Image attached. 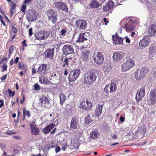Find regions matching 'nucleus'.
<instances>
[{
    "instance_id": "1",
    "label": "nucleus",
    "mask_w": 156,
    "mask_h": 156,
    "mask_svg": "<svg viewBox=\"0 0 156 156\" xmlns=\"http://www.w3.org/2000/svg\"><path fill=\"white\" fill-rule=\"evenodd\" d=\"M97 76L94 72L89 71L84 74V83L87 84H91L96 80Z\"/></svg>"
},
{
    "instance_id": "2",
    "label": "nucleus",
    "mask_w": 156,
    "mask_h": 156,
    "mask_svg": "<svg viewBox=\"0 0 156 156\" xmlns=\"http://www.w3.org/2000/svg\"><path fill=\"white\" fill-rule=\"evenodd\" d=\"M46 14L48 21L51 22L53 24L57 22L58 15L56 11L54 9H50L47 11Z\"/></svg>"
},
{
    "instance_id": "3",
    "label": "nucleus",
    "mask_w": 156,
    "mask_h": 156,
    "mask_svg": "<svg viewBox=\"0 0 156 156\" xmlns=\"http://www.w3.org/2000/svg\"><path fill=\"white\" fill-rule=\"evenodd\" d=\"M91 57V55L89 50L86 48L81 50L80 58L83 62H88Z\"/></svg>"
},
{
    "instance_id": "4",
    "label": "nucleus",
    "mask_w": 156,
    "mask_h": 156,
    "mask_svg": "<svg viewBox=\"0 0 156 156\" xmlns=\"http://www.w3.org/2000/svg\"><path fill=\"white\" fill-rule=\"evenodd\" d=\"M149 71V68L147 67H142L140 71H137L135 73V77L137 80H141L144 77L147 73Z\"/></svg>"
},
{
    "instance_id": "5",
    "label": "nucleus",
    "mask_w": 156,
    "mask_h": 156,
    "mask_svg": "<svg viewBox=\"0 0 156 156\" xmlns=\"http://www.w3.org/2000/svg\"><path fill=\"white\" fill-rule=\"evenodd\" d=\"M49 32L46 30L40 31L35 34L36 38L39 40H44L47 39L49 36Z\"/></svg>"
},
{
    "instance_id": "6",
    "label": "nucleus",
    "mask_w": 156,
    "mask_h": 156,
    "mask_svg": "<svg viewBox=\"0 0 156 156\" xmlns=\"http://www.w3.org/2000/svg\"><path fill=\"white\" fill-rule=\"evenodd\" d=\"M39 101L42 108L49 109L51 107L52 105L49 102V100L46 96L42 95L40 97Z\"/></svg>"
},
{
    "instance_id": "7",
    "label": "nucleus",
    "mask_w": 156,
    "mask_h": 156,
    "mask_svg": "<svg viewBox=\"0 0 156 156\" xmlns=\"http://www.w3.org/2000/svg\"><path fill=\"white\" fill-rule=\"evenodd\" d=\"M27 19L28 21L33 22L37 19V12L33 9H29L27 13Z\"/></svg>"
},
{
    "instance_id": "8",
    "label": "nucleus",
    "mask_w": 156,
    "mask_h": 156,
    "mask_svg": "<svg viewBox=\"0 0 156 156\" xmlns=\"http://www.w3.org/2000/svg\"><path fill=\"white\" fill-rule=\"evenodd\" d=\"M80 73L79 69H77L71 71L69 76V81L70 82H73L76 80Z\"/></svg>"
},
{
    "instance_id": "9",
    "label": "nucleus",
    "mask_w": 156,
    "mask_h": 156,
    "mask_svg": "<svg viewBox=\"0 0 156 156\" xmlns=\"http://www.w3.org/2000/svg\"><path fill=\"white\" fill-rule=\"evenodd\" d=\"M94 61L97 64H102L104 61V58L102 53L100 52L95 53L93 56Z\"/></svg>"
},
{
    "instance_id": "10",
    "label": "nucleus",
    "mask_w": 156,
    "mask_h": 156,
    "mask_svg": "<svg viewBox=\"0 0 156 156\" xmlns=\"http://www.w3.org/2000/svg\"><path fill=\"white\" fill-rule=\"evenodd\" d=\"M134 65V61L129 59L122 65V70L124 72H125L130 69Z\"/></svg>"
},
{
    "instance_id": "11",
    "label": "nucleus",
    "mask_w": 156,
    "mask_h": 156,
    "mask_svg": "<svg viewBox=\"0 0 156 156\" xmlns=\"http://www.w3.org/2000/svg\"><path fill=\"white\" fill-rule=\"evenodd\" d=\"M92 104L89 101H87L85 102V101H83L80 103V108L83 110L89 111L92 108Z\"/></svg>"
},
{
    "instance_id": "12",
    "label": "nucleus",
    "mask_w": 156,
    "mask_h": 156,
    "mask_svg": "<svg viewBox=\"0 0 156 156\" xmlns=\"http://www.w3.org/2000/svg\"><path fill=\"white\" fill-rule=\"evenodd\" d=\"M151 41V39L150 37L145 36L140 41L139 44L140 46L145 48L148 46Z\"/></svg>"
},
{
    "instance_id": "13",
    "label": "nucleus",
    "mask_w": 156,
    "mask_h": 156,
    "mask_svg": "<svg viewBox=\"0 0 156 156\" xmlns=\"http://www.w3.org/2000/svg\"><path fill=\"white\" fill-rule=\"evenodd\" d=\"M63 54L67 55L73 53L74 52L73 47L71 45H64L62 49Z\"/></svg>"
},
{
    "instance_id": "14",
    "label": "nucleus",
    "mask_w": 156,
    "mask_h": 156,
    "mask_svg": "<svg viewBox=\"0 0 156 156\" xmlns=\"http://www.w3.org/2000/svg\"><path fill=\"white\" fill-rule=\"evenodd\" d=\"M55 53V49L48 48L46 50L44 53V55L45 56V58L52 60L53 58V56Z\"/></svg>"
},
{
    "instance_id": "15",
    "label": "nucleus",
    "mask_w": 156,
    "mask_h": 156,
    "mask_svg": "<svg viewBox=\"0 0 156 156\" xmlns=\"http://www.w3.org/2000/svg\"><path fill=\"white\" fill-rule=\"evenodd\" d=\"M55 6L58 9H61L65 13H66L68 11V9L66 5L63 2H55Z\"/></svg>"
},
{
    "instance_id": "16",
    "label": "nucleus",
    "mask_w": 156,
    "mask_h": 156,
    "mask_svg": "<svg viewBox=\"0 0 156 156\" xmlns=\"http://www.w3.org/2000/svg\"><path fill=\"white\" fill-rule=\"evenodd\" d=\"M47 64H42L39 67L37 72L41 75H45L48 73Z\"/></svg>"
},
{
    "instance_id": "17",
    "label": "nucleus",
    "mask_w": 156,
    "mask_h": 156,
    "mask_svg": "<svg viewBox=\"0 0 156 156\" xmlns=\"http://www.w3.org/2000/svg\"><path fill=\"white\" fill-rule=\"evenodd\" d=\"M145 94V88L144 87H141L136 95L135 98L136 101L139 102L142 99V98L144 97Z\"/></svg>"
},
{
    "instance_id": "18",
    "label": "nucleus",
    "mask_w": 156,
    "mask_h": 156,
    "mask_svg": "<svg viewBox=\"0 0 156 156\" xmlns=\"http://www.w3.org/2000/svg\"><path fill=\"white\" fill-rule=\"evenodd\" d=\"M76 24L77 27L82 30L86 29L87 26V22L81 20L76 21Z\"/></svg>"
},
{
    "instance_id": "19",
    "label": "nucleus",
    "mask_w": 156,
    "mask_h": 156,
    "mask_svg": "<svg viewBox=\"0 0 156 156\" xmlns=\"http://www.w3.org/2000/svg\"><path fill=\"white\" fill-rule=\"evenodd\" d=\"M31 134L33 135L37 136L40 134V129L36 126L32 124H29Z\"/></svg>"
},
{
    "instance_id": "20",
    "label": "nucleus",
    "mask_w": 156,
    "mask_h": 156,
    "mask_svg": "<svg viewBox=\"0 0 156 156\" xmlns=\"http://www.w3.org/2000/svg\"><path fill=\"white\" fill-rule=\"evenodd\" d=\"M117 33H116L115 35L112 36L113 43L115 44H123V40L124 39H122L121 37H119L117 36Z\"/></svg>"
},
{
    "instance_id": "21",
    "label": "nucleus",
    "mask_w": 156,
    "mask_h": 156,
    "mask_svg": "<svg viewBox=\"0 0 156 156\" xmlns=\"http://www.w3.org/2000/svg\"><path fill=\"white\" fill-rule=\"evenodd\" d=\"M78 126V122L77 121V118L75 116L72 118L70 124L69 129L71 130H74L77 128Z\"/></svg>"
},
{
    "instance_id": "22",
    "label": "nucleus",
    "mask_w": 156,
    "mask_h": 156,
    "mask_svg": "<svg viewBox=\"0 0 156 156\" xmlns=\"http://www.w3.org/2000/svg\"><path fill=\"white\" fill-rule=\"evenodd\" d=\"M55 125L52 123H50L44 128L42 130L43 133L44 134H47L51 132V130L54 128Z\"/></svg>"
},
{
    "instance_id": "23",
    "label": "nucleus",
    "mask_w": 156,
    "mask_h": 156,
    "mask_svg": "<svg viewBox=\"0 0 156 156\" xmlns=\"http://www.w3.org/2000/svg\"><path fill=\"white\" fill-rule=\"evenodd\" d=\"M59 77V72L58 71H54L51 73V75L50 76V79L51 80L55 81L58 80Z\"/></svg>"
},
{
    "instance_id": "24",
    "label": "nucleus",
    "mask_w": 156,
    "mask_h": 156,
    "mask_svg": "<svg viewBox=\"0 0 156 156\" xmlns=\"http://www.w3.org/2000/svg\"><path fill=\"white\" fill-rule=\"evenodd\" d=\"M146 131V127L144 126H140L138 127V129L136 131V134H139L144 135L145 134Z\"/></svg>"
},
{
    "instance_id": "25",
    "label": "nucleus",
    "mask_w": 156,
    "mask_h": 156,
    "mask_svg": "<svg viewBox=\"0 0 156 156\" xmlns=\"http://www.w3.org/2000/svg\"><path fill=\"white\" fill-rule=\"evenodd\" d=\"M156 32V25L151 24L149 28V32L151 36H154Z\"/></svg>"
},
{
    "instance_id": "26",
    "label": "nucleus",
    "mask_w": 156,
    "mask_h": 156,
    "mask_svg": "<svg viewBox=\"0 0 156 156\" xmlns=\"http://www.w3.org/2000/svg\"><path fill=\"white\" fill-rule=\"evenodd\" d=\"M100 135L98 130H94L90 133V139H96L99 138Z\"/></svg>"
},
{
    "instance_id": "27",
    "label": "nucleus",
    "mask_w": 156,
    "mask_h": 156,
    "mask_svg": "<svg viewBox=\"0 0 156 156\" xmlns=\"http://www.w3.org/2000/svg\"><path fill=\"white\" fill-rule=\"evenodd\" d=\"M135 26L127 22L125 26V29L127 32L132 31L134 30Z\"/></svg>"
},
{
    "instance_id": "28",
    "label": "nucleus",
    "mask_w": 156,
    "mask_h": 156,
    "mask_svg": "<svg viewBox=\"0 0 156 156\" xmlns=\"http://www.w3.org/2000/svg\"><path fill=\"white\" fill-rule=\"evenodd\" d=\"M112 57L114 61L117 62L122 59V55L119 52H115L114 53Z\"/></svg>"
},
{
    "instance_id": "29",
    "label": "nucleus",
    "mask_w": 156,
    "mask_h": 156,
    "mask_svg": "<svg viewBox=\"0 0 156 156\" xmlns=\"http://www.w3.org/2000/svg\"><path fill=\"white\" fill-rule=\"evenodd\" d=\"M102 108L103 106L102 105H98L97 108L96 109L94 115L98 117H99L102 112Z\"/></svg>"
},
{
    "instance_id": "30",
    "label": "nucleus",
    "mask_w": 156,
    "mask_h": 156,
    "mask_svg": "<svg viewBox=\"0 0 156 156\" xmlns=\"http://www.w3.org/2000/svg\"><path fill=\"white\" fill-rule=\"evenodd\" d=\"M85 34V33H80L77 42H83L84 41L87 40V39L84 36Z\"/></svg>"
},
{
    "instance_id": "31",
    "label": "nucleus",
    "mask_w": 156,
    "mask_h": 156,
    "mask_svg": "<svg viewBox=\"0 0 156 156\" xmlns=\"http://www.w3.org/2000/svg\"><path fill=\"white\" fill-rule=\"evenodd\" d=\"M10 6H11L10 8V13L12 16H13L14 12L16 10V5L15 2L12 1L10 4Z\"/></svg>"
},
{
    "instance_id": "32",
    "label": "nucleus",
    "mask_w": 156,
    "mask_h": 156,
    "mask_svg": "<svg viewBox=\"0 0 156 156\" xmlns=\"http://www.w3.org/2000/svg\"><path fill=\"white\" fill-rule=\"evenodd\" d=\"M60 103L61 105H62L66 98V95L65 94L61 93L59 96Z\"/></svg>"
},
{
    "instance_id": "33",
    "label": "nucleus",
    "mask_w": 156,
    "mask_h": 156,
    "mask_svg": "<svg viewBox=\"0 0 156 156\" xmlns=\"http://www.w3.org/2000/svg\"><path fill=\"white\" fill-rule=\"evenodd\" d=\"M70 58H68L65 57L64 58V60L63 61V58H61V60L62 62H61V65H62V67H65V66H67L69 65V60L68 59H70Z\"/></svg>"
},
{
    "instance_id": "34",
    "label": "nucleus",
    "mask_w": 156,
    "mask_h": 156,
    "mask_svg": "<svg viewBox=\"0 0 156 156\" xmlns=\"http://www.w3.org/2000/svg\"><path fill=\"white\" fill-rule=\"evenodd\" d=\"M117 88L116 83H112L110 87V92H114Z\"/></svg>"
},
{
    "instance_id": "35",
    "label": "nucleus",
    "mask_w": 156,
    "mask_h": 156,
    "mask_svg": "<svg viewBox=\"0 0 156 156\" xmlns=\"http://www.w3.org/2000/svg\"><path fill=\"white\" fill-rule=\"evenodd\" d=\"M48 79L45 77L41 76L39 78V82L41 83L47 84L48 83Z\"/></svg>"
},
{
    "instance_id": "36",
    "label": "nucleus",
    "mask_w": 156,
    "mask_h": 156,
    "mask_svg": "<svg viewBox=\"0 0 156 156\" xmlns=\"http://www.w3.org/2000/svg\"><path fill=\"white\" fill-rule=\"evenodd\" d=\"M99 4L98 1H93L90 4V6L92 8H96L99 6Z\"/></svg>"
},
{
    "instance_id": "37",
    "label": "nucleus",
    "mask_w": 156,
    "mask_h": 156,
    "mask_svg": "<svg viewBox=\"0 0 156 156\" xmlns=\"http://www.w3.org/2000/svg\"><path fill=\"white\" fill-rule=\"evenodd\" d=\"M128 22L134 26L138 23V20L135 18H132L129 19Z\"/></svg>"
},
{
    "instance_id": "38",
    "label": "nucleus",
    "mask_w": 156,
    "mask_h": 156,
    "mask_svg": "<svg viewBox=\"0 0 156 156\" xmlns=\"http://www.w3.org/2000/svg\"><path fill=\"white\" fill-rule=\"evenodd\" d=\"M92 120L90 118V115L89 114H88L87 117L85 118V123L87 124L90 123L92 121Z\"/></svg>"
},
{
    "instance_id": "39",
    "label": "nucleus",
    "mask_w": 156,
    "mask_h": 156,
    "mask_svg": "<svg viewBox=\"0 0 156 156\" xmlns=\"http://www.w3.org/2000/svg\"><path fill=\"white\" fill-rule=\"evenodd\" d=\"M115 5L114 2L112 1L108 2V11L112 9Z\"/></svg>"
},
{
    "instance_id": "40",
    "label": "nucleus",
    "mask_w": 156,
    "mask_h": 156,
    "mask_svg": "<svg viewBox=\"0 0 156 156\" xmlns=\"http://www.w3.org/2000/svg\"><path fill=\"white\" fill-rule=\"evenodd\" d=\"M23 115H24V116L27 115L28 118L30 116V112L27 110L25 108H23Z\"/></svg>"
},
{
    "instance_id": "41",
    "label": "nucleus",
    "mask_w": 156,
    "mask_h": 156,
    "mask_svg": "<svg viewBox=\"0 0 156 156\" xmlns=\"http://www.w3.org/2000/svg\"><path fill=\"white\" fill-rule=\"evenodd\" d=\"M150 101L152 104H156V96L150 97Z\"/></svg>"
},
{
    "instance_id": "42",
    "label": "nucleus",
    "mask_w": 156,
    "mask_h": 156,
    "mask_svg": "<svg viewBox=\"0 0 156 156\" xmlns=\"http://www.w3.org/2000/svg\"><path fill=\"white\" fill-rule=\"evenodd\" d=\"M156 89L154 88L151 89L150 94V97L156 96Z\"/></svg>"
},
{
    "instance_id": "43",
    "label": "nucleus",
    "mask_w": 156,
    "mask_h": 156,
    "mask_svg": "<svg viewBox=\"0 0 156 156\" xmlns=\"http://www.w3.org/2000/svg\"><path fill=\"white\" fill-rule=\"evenodd\" d=\"M67 28H64L62 29L60 31L61 34L62 36H64L67 33Z\"/></svg>"
},
{
    "instance_id": "44",
    "label": "nucleus",
    "mask_w": 156,
    "mask_h": 156,
    "mask_svg": "<svg viewBox=\"0 0 156 156\" xmlns=\"http://www.w3.org/2000/svg\"><path fill=\"white\" fill-rule=\"evenodd\" d=\"M155 47L153 45H151L149 47L150 52L151 53H153L156 51L155 50Z\"/></svg>"
},
{
    "instance_id": "45",
    "label": "nucleus",
    "mask_w": 156,
    "mask_h": 156,
    "mask_svg": "<svg viewBox=\"0 0 156 156\" xmlns=\"http://www.w3.org/2000/svg\"><path fill=\"white\" fill-rule=\"evenodd\" d=\"M18 68L19 69H26L24 65L20 62L19 63Z\"/></svg>"
},
{
    "instance_id": "46",
    "label": "nucleus",
    "mask_w": 156,
    "mask_h": 156,
    "mask_svg": "<svg viewBox=\"0 0 156 156\" xmlns=\"http://www.w3.org/2000/svg\"><path fill=\"white\" fill-rule=\"evenodd\" d=\"M8 91L9 92V94L10 96H13L15 94V92L12 91L10 89H8Z\"/></svg>"
},
{
    "instance_id": "47",
    "label": "nucleus",
    "mask_w": 156,
    "mask_h": 156,
    "mask_svg": "<svg viewBox=\"0 0 156 156\" xmlns=\"http://www.w3.org/2000/svg\"><path fill=\"white\" fill-rule=\"evenodd\" d=\"M5 133L8 135H11L15 134L16 133L15 132L12 131L10 130H8L7 132H5Z\"/></svg>"
},
{
    "instance_id": "48",
    "label": "nucleus",
    "mask_w": 156,
    "mask_h": 156,
    "mask_svg": "<svg viewBox=\"0 0 156 156\" xmlns=\"http://www.w3.org/2000/svg\"><path fill=\"white\" fill-rule=\"evenodd\" d=\"M3 68V69L1 70L2 72H3L4 71H6L7 70V65H4L2 66Z\"/></svg>"
},
{
    "instance_id": "49",
    "label": "nucleus",
    "mask_w": 156,
    "mask_h": 156,
    "mask_svg": "<svg viewBox=\"0 0 156 156\" xmlns=\"http://www.w3.org/2000/svg\"><path fill=\"white\" fill-rule=\"evenodd\" d=\"M40 86L37 84H36L34 85V89L36 90H38L40 89Z\"/></svg>"
},
{
    "instance_id": "50",
    "label": "nucleus",
    "mask_w": 156,
    "mask_h": 156,
    "mask_svg": "<svg viewBox=\"0 0 156 156\" xmlns=\"http://www.w3.org/2000/svg\"><path fill=\"white\" fill-rule=\"evenodd\" d=\"M26 8V5H23L21 8V10L22 12H25Z\"/></svg>"
},
{
    "instance_id": "51",
    "label": "nucleus",
    "mask_w": 156,
    "mask_h": 156,
    "mask_svg": "<svg viewBox=\"0 0 156 156\" xmlns=\"http://www.w3.org/2000/svg\"><path fill=\"white\" fill-rule=\"evenodd\" d=\"M12 29L13 32H14V33L17 32V29L13 25L12 26Z\"/></svg>"
},
{
    "instance_id": "52",
    "label": "nucleus",
    "mask_w": 156,
    "mask_h": 156,
    "mask_svg": "<svg viewBox=\"0 0 156 156\" xmlns=\"http://www.w3.org/2000/svg\"><path fill=\"white\" fill-rule=\"evenodd\" d=\"M14 46L13 45L11 46L9 49V52L12 53L13 51L14 50Z\"/></svg>"
},
{
    "instance_id": "53",
    "label": "nucleus",
    "mask_w": 156,
    "mask_h": 156,
    "mask_svg": "<svg viewBox=\"0 0 156 156\" xmlns=\"http://www.w3.org/2000/svg\"><path fill=\"white\" fill-rule=\"evenodd\" d=\"M31 1L32 0H25L24 2V3L27 5H29Z\"/></svg>"
},
{
    "instance_id": "54",
    "label": "nucleus",
    "mask_w": 156,
    "mask_h": 156,
    "mask_svg": "<svg viewBox=\"0 0 156 156\" xmlns=\"http://www.w3.org/2000/svg\"><path fill=\"white\" fill-rule=\"evenodd\" d=\"M26 40H24L22 42V45L24 47H26L27 46V45L26 43Z\"/></svg>"
},
{
    "instance_id": "55",
    "label": "nucleus",
    "mask_w": 156,
    "mask_h": 156,
    "mask_svg": "<svg viewBox=\"0 0 156 156\" xmlns=\"http://www.w3.org/2000/svg\"><path fill=\"white\" fill-rule=\"evenodd\" d=\"M118 137L116 135L112 134L111 138H112L114 140L117 139Z\"/></svg>"
},
{
    "instance_id": "56",
    "label": "nucleus",
    "mask_w": 156,
    "mask_h": 156,
    "mask_svg": "<svg viewBox=\"0 0 156 156\" xmlns=\"http://www.w3.org/2000/svg\"><path fill=\"white\" fill-rule=\"evenodd\" d=\"M33 34L32 29L30 28L29 30V35L30 36H32Z\"/></svg>"
},
{
    "instance_id": "57",
    "label": "nucleus",
    "mask_w": 156,
    "mask_h": 156,
    "mask_svg": "<svg viewBox=\"0 0 156 156\" xmlns=\"http://www.w3.org/2000/svg\"><path fill=\"white\" fill-rule=\"evenodd\" d=\"M103 70L104 72H106L107 73V65L104 66L103 68Z\"/></svg>"
},
{
    "instance_id": "58",
    "label": "nucleus",
    "mask_w": 156,
    "mask_h": 156,
    "mask_svg": "<svg viewBox=\"0 0 156 156\" xmlns=\"http://www.w3.org/2000/svg\"><path fill=\"white\" fill-rule=\"evenodd\" d=\"M0 20L1 23L5 26V24L2 18L1 17V16L0 15Z\"/></svg>"
},
{
    "instance_id": "59",
    "label": "nucleus",
    "mask_w": 156,
    "mask_h": 156,
    "mask_svg": "<svg viewBox=\"0 0 156 156\" xmlns=\"http://www.w3.org/2000/svg\"><path fill=\"white\" fill-rule=\"evenodd\" d=\"M55 152L56 153H57L59 152L60 150V148L58 146L56 147L55 149Z\"/></svg>"
},
{
    "instance_id": "60",
    "label": "nucleus",
    "mask_w": 156,
    "mask_h": 156,
    "mask_svg": "<svg viewBox=\"0 0 156 156\" xmlns=\"http://www.w3.org/2000/svg\"><path fill=\"white\" fill-rule=\"evenodd\" d=\"M7 76V75H4L2 77H1L0 78L1 80L3 81V80H5L6 79Z\"/></svg>"
},
{
    "instance_id": "61",
    "label": "nucleus",
    "mask_w": 156,
    "mask_h": 156,
    "mask_svg": "<svg viewBox=\"0 0 156 156\" xmlns=\"http://www.w3.org/2000/svg\"><path fill=\"white\" fill-rule=\"evenodd\" d=\"M0 103H1V104H0V108H1L2 107V106L4 105V101L3 100H0Z\"/></svg>"
},
{
    "instance_id": "62",
    "label": "nucleus",
    "mask_w": 156,
    "mask_h": 156,
    "mask_svg": "<svg viewBox=\"0 0 156 156\" xmlns=\"http://www.w3.org/2000/svg\"><path fill=\"white\" fill-rule=\"evenodd\" d=\"M32 72L33 74H35L37 72L35 68H33L32 69Z\"/></svg>"
},
{
    "instance_id": "63",
    "label": "nucleus",
    "mask_w": 156,
    "mask_h": 156,
    "mask_svg": "<svg viewBox=\"0 0 156 156\" xmlns=\"http://www.w3.org/2000/svg\"><path fill=\"white\" fill-rule=\"evenodd\" d=\"M62 44V43L61 41H58V44H55V46H57V47H58L59 48V46Z\"/></svg>"
},
{
    "instance_id": "64",
    "label": "nucleus",
    "mask_w": 156,
    "mask_h": 156,
    "mask_svg": "<svg viewBox=\"0 0 156 156\" xmlns=\"http://www.w3.org/2000/svg\"><path fill=\"white\" fill-rule=\"evenodd\" d=\"M0 146L2 148L4 149H5L6 148V145L5 144H2V143H0Z\"/></svg>"
}]
</instances>
